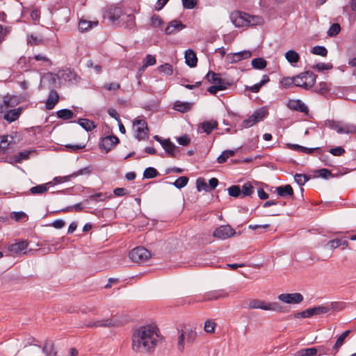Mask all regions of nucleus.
<instances>
[{
	"instance_id": "43",
	"label": "nucleus",
	"mask_w": 356,
	"mask_h": 356,
	"mask_svg": "<svg viewBox=\"0 0 356 356\" xmlns=\"http://www.w3.org/2000/svg\"><path fill=\"white\" fill-rule=\"evenodd\" d=\"M228 194L234 197H242L241 190L239 186L234 185L227 188Z\"/></svg>"
},
{
	"instance_id": "61",
	"label": "nucleus",
	"mask_w": 356,
	"mask_h": 356,
	"mask_svg": "<svg viewBox=\"0 0 356 356\" xmlns=\"http://www.w3.org/2000/svg\"><path fill=\"white\" fill-rule=\"evenodd\" d=\"M226 89L225 85H215L208 88L207 90L211 94H216L218 91Z\"/></svg>"
},
{
	"instance_id": "56",
	"label": "nucleus",
	"mask_w": 356,
	"mask_h": 356,
	"mask_svg": "<svg viewBox=\"0 0 356 356\" xmlns=\"http://www.w3.org/2000/svg\"><path fill=\"white\" fill-rule=\"evenodd\" d=\"M185 334V337L188 343H192L194 341L196 337V332L192 330H187L183 332Z\"/></svg>"
},
{
	"instance_id": "38",
	"label": "nucleus",
	"mask_w": 356,
	"mask_h": 356,
	"mask_svg": "<svg viewBox=\"0 0 356 356\" xmlns=\"http://www.w3.org/2000/svg\"><path fill=\"white\" fill-rule=\"evenodd\" d=\"M79 124L87 131H92L96 127L95 123L88 119H80Z\"/></svg>"
},
{
	"instance_id": "63",
	"label": "nucleus",
	"mask_w": 356,
	"mask_h": 356,
	"mask_svg": "<svg viewBox=\"0 0 356 356\" xmlns=\"http://www.w3.org/2000/svg\"><path fill=\"white\" fill-rule=\"evenodd\" d=\"M184 8L193 9L197 4V0H181Z\"/></svg>"
},
{
	"instance_id": "46",
	"label": "nucleus",
	"mask_w": 356,
	"mask_h": 356,
	"mask_svg": "<svg viewBox=\"0 0 356 356\" xmlns=\"http://www.w3.org/2000/svg\"><path fill=\"white\" fill-rule=\"evenodd\" d=\"M196 187L198 191H209V186L203 178L197 179Z\"/></svg>"
},
{
	"instance_id": "45",
	"label": "nucleus",
	"mask_w": 356,
	"mask_h": 356,
	"mask_svg": "<svg viewBox=\"0 0 356 356\" xmlns=\"http://www.w3.org/2000/svg\"><path fill=\"white\" fill-rule=\"evenodd\" d=\"M32 59H35L37 61H42L43 63H47V65H51V64L49 58L42 54L35 55L33 58L29 57V61L30 63H32Z\"/></svg>"
},
{
	"instance_id": "28",
	"label": "nucleus",
	"mask_w": 356,
	"mask_h": 356,
	"mask_svg": "<svg viewBox=\"0 0 356 356\" xmlns=\"http://www.w3.org/2000/svg\"><path fill=\"white\" fill-rule=\"evenodd\" d=\"M98 21H88L81 19L79 23V27L81 32H86L98 25Z\"/></svg>"
},
{
	"instance_id": "32",
	"label": "nucleus",
	"mask_w": 356,
	"mask_h": 356,
	"mask_svg": "<svg viewBox=\"0 0 356 356\" xmlns=\"http://www.w3.org/2000/svg\"><path fill=\"white\" fill-rule=\"evenodd\" d=\"M13 143L14 139L12 136L5 135L0 137V148L3 151H6Z\"/></svg>"
},
{
	"instance_id": "19",
	"label": "nucleus",
	"mask_w": 356,
	"mask_h": 356,
	"mask_svg": "<svg viewBox=\"0 0 356 356\" xmlns=\"http://www.w3.org/2000/svg\"><path fill=\"white\" fill-rule=\"evenodd\" d=\"M184 28L185 25H184L180 21L172 20L165 28V32L167 35L175 34Z\"/></svg>"
},
{
	"instance_id": "39",
	"label": "nucleus",
	"mask_w": 356,
	"mask_h": 356,
	"mask_svg": "<svg viewBox=\"0 0 356 356\" xmlns=\"http://www.w3.org/2000/svg\"><path fill=\"white\" fill-rule=\"evenodd\" d=\"M350 332V330H346L338 337L335 344L333 346L334 350L336 352L338 351L339 348L343 344L346 338L348 336Z\"/></svg>"
},
{
	"instance_id": "5",
	"label": "nucleus",
	"mask_w": 356,
	"mask_h": 356,
	"mask_svg": "<svg viewBox=\"0 0 356 356\" xmlns=\"http://www.w3.org/2000/svg\"><path fill=\"white\" fill-rule=\"evenodd\" d=\"M328 126L339 134H356V125L344 121H329Z\"/></svg>"
},
{
	"instance_id": "36",
	"label": "nucleus",
	"mask_w": 356,
	"mask_h": 356,
	"mask_svg": "<svg viewBox=\"0 0 356 356\" xmlns=\"http://www.w3.org/2000/svg\"><path fill=\"white\" fill-rule=\"evenodd\" d=\"M51 182H49L44 184H40L33 186L30 188V192L33 195L43 194L48 190V186L51 185Z\"/></svg>"
},
{
	"instance_id": "4",
	"label": "nucleus",
	"mask_w": 356,
	"mask_h": 356,
	"mask_svg": "<svg viewBox=\"0 0 356 356\" xmlns=\"http://www.w3.org/2000/svg\"><path fill=\"white\" fill-rule=\"evenodd\" d=\"M295 77V86L305 90L312 88L316 80V76L310 71L302 72Z\"/></svg>"
},
{
	"instance_id": "10",
	"label": "nucleus",
	"mask_w": 356,
	"mask_h": 356,
	"mask_svg": "<svg viewBox=\"0 0 356 356\" xmlns=\"http://www.w3.org/2000/svg\"><path fill=\"white\" fill-rule=\"evenodd\" d=\"M277 298L280 301L286 304H299L303 301V296L300 293H282Z\"/></svg>"
},
{
	"instance_id": "16",
	"label": "nucleus",
	"mask_w": 356,
	"mask_h": 356,
	"mask_svg": "<svg viewBox=\"0 0 356 356\" xmlns=\"http://www.w3.org/2000/svg\"><path fill=\"white\" fill-rule=\"evenodd\" d=\"M286 106L291 110L301 113H307L309 111L307 106L300 99H290Z\"/></svg>"
},
{
	"instance_id": "29",
	"label": "nucleus",
	"mask_w": 356,
	"mask_h": 356,
	"mask_svg": "<svg viewBox=\"0 0 356 356\" xmlns=\"http://www.w3.org/2000/svg\"><path fill=\"white\" fill-rule=\"evenodd\" d=\"M186 63L191 67H195L197 62V56L195 52L191 49L185 51Z\"/></svg>"
},
{
	"instance_id": "8",
	"label": "nucleus",
	"mask_w": 356,
	"mask_h": 356,
	"mask_svg": "<svg viewBox=\"0 0 356 356\" xmlns=\"http://www.w3.org/2000/svg\"><path fill=\"white\" fill-rule=\"evenodd\" d=\"M133 126L136 128V137L138 140H142L148 137L147 123L144 119L137 118L134 120Z\"/></svg>"
},
{
	"instance_id": "37",
	"label": "nucleus",
	"mask_w": 356,
	"mask_h": 356,
	"mask_svg": "<svg viewBox=\"0 0 356 356\" xmlns=\"http://www.w3.org/2000/svg\"><path fill=\"white\" fill-rule=\"evenodd\" d=\"M318 354V350L316 348H309L300 349L296 353V356H316Z\"/></svg>"
},
{
	"instance_id": "60",
	"label": "nucleus",
	"mask_w": 356,
	"mask_h": 356,
	"mask_svg": "<svg viewBox=\"0 0 356 356\" xmlns=\"http://www.w3.org/2000/svg\"><path fill=\"white\" fill-rule=\"evenodd\" d=\"M10 217L16 221L23 220L26 218V214L24 212H13L11 213Z\"/></svg>"
},
{
	"instance_id": "27",
	"label": "nucleus",
	"mask_w": 356,
	"mask_h": 356,
	"mask_svg": "<svg viewBox=\"0 0 356 356\" xmlns=\"http://www.w3.org/2000/svg\"><path fill=\"white\" fill-rule=\"evenodd\" d=\"M58 94L55 90H51L46 101V108L48 110L52 109L54 107V106L58 103Z\"/></svg>"
},
{
	"instance_id": "57",
	"label": "nucleus",
	"mask_w": 356,
	"mask_h": 356,
	"mask_svg": "<svg viewBox=\"0 0 356 356\" xmlns=\"http://www.w3.org/2000/svg\"><path fill=\"white\" fill-rule=\"evenodd\" d=\"M156 63V60L155 56L147 54L146 57L143 59V63L145 64L146 66H152L155 65Z\"/></svg>"
},
{
	"instance_id": "53",
	"label": "nucleus",
	"mask_w": 356,
	"mask_h": 356,
	"mask_svg": "<svg viewBox=\"0 0 356 356\" xmlns=\"http://www.w3.org/2000/svg\"><path fill=\"white\" fill-rule=\"evenodd\" d=\"M280 83L284 88H289L291 86H295V77H283Z\"/></svg>"
},
{
	"instance_id": "42",
	"label": "nucleus",
	"mask_w": 356,
	"mask_h": 356,
	"mask_svg": "<svg viewBox=\"0 0 356 356\" xmlns=\"http://www.w3.org/2000/svg\"><path fill=\"white\" fill-rule=\"evenodd\" d=\"M235 151L234 150H225L217 158V161L219 163H223L226 162L228 158L234 156Z\"/></svg>"
},
{
	"instance_id": "13",
	"label": "nucleus",
	"mask_w": 356,
	"mask_h": 356,
	"mask_svg": "<svg viewBox=\"0 0 356 356\" xmlns=\"http://www.w3.org/2000/svg\"><path fill=\"white\" fill-rule=\"evenodd\" d=\"M119 143V139L115 136H108L101 139L99 143V147L104 149L106 152L110 151L113 146Z\"/></svg>"
},
{
	"instance_id": "47",
	"label": "nucleus",
	"mask_w": 356,
	"mask_h": 356,
	"mask_svg": "<svg viewBox=\"0 0 356 356\" xmlns=\"http://www.w3.org/2000/svg\"><path fill=\"white\" fill-rule=\"evenodd\" d=\"M158 172L154 168L149 167L146 168L143 172V177L145 179H152L157 176Z\"/></svg>"
},
{
	"instance_id": "3",
	"label": "nucleus",
	"mask_w": 356,
	"mask_h": 356,
	"mask_svg": "<svg viewBox=\"0 0 356 356\" xmlns=\"http://www.w3.org/2000/svg\"><path fill=\"white\" fill-rule=\"evenodd\" d=\"M248 308L275 312H281L282 310V307L277 302H266L259 299L250 300L248 303Z\"/></svg>"
},
{
	"instance_id": "24",
	"label": "nucleus",
	"mask_w": 356,
	"mask_h": 356,
	"mask_svg": "<svg viewBox=\"0 0 356 356\" xmlns=\"http://www.w3.org/2000/svg\"><path fill=\"white\" fill-rule=\"evenodd\" d=\"M42 353L46 356H56L57 350L54 343L50 341H45L42 346Z\"/></svg>"
},
{
	"instance_id": "26",
	"label": "nucleus",
	"mask_w": 356,
	"mask_h": 356,
	"mask_svg": "<svg viewBox=\"0 0 356 356\" xmlns=\"http://www.w3.org/2000/svg\"><path fill=\"white\" fill-rule=\"evenodd\" d=\"M161 145L163 148L165 149V152L168 153L171 156H175L176 154V151L178 147L170 140H162Z\"/></svg>"
},
{
	"instance_id": "44",
	"label": "nucleus",
	"mask_w": 356,
	"mask_h": 356,
	"mask_svg": "<svg viewBox=\"0 0 356 356\" xmlns=\"http://www.w3.org/2000/svg\"><path fill=\"white\" fill-rule=\"evenodd\" d=\"M57 116L63 120H70L73 118V113L69 109H61L57 111Z\"/></svg>"
},
{
	"instance_id": "55",
	"label": "nucleus",
	"mask_w": 356,
	"mask_h": 356,
	"mask_svg": "<svg viewBox=\"0 0 356 356\" xmlns=\"http://www.w3.org/2000/svg\"><path fill=\"white\" fill-rule=\"evenodd\" d=\"M215 327L216 323L213 321L211 320H207L205 321L204 327L205 332L208 333H213L215 331Z\"/></svg>"
},
{
	"instance_id": "30",
	"label": "nucleus",
	"mask_w": 356,
	"mask_h": 356,
	"mask_svg": "<svg viewBox=\"0 0 356 356\" xmlns=\"http://www.w3.org/2000/svg\"><path fill=\"white\" fill-rule=\"evenodd\" d=\"M206 78L213 86L225 85L224 81L220 77V75L213 72H209L206 75Z\"/></svg>"
},
{
	"instance_id": "2",
	"label": "nucleus",
	"mask_w": 356,
	"mask_h": 356,
	"mask_svg": "<svg viewBox=\"0 0 356 356\" xmlns=\"http://www.w3.org/2000/svg\"><path fill=\"white\" fill-rule=\"evenodd\" d=\"M230 19L236 27L254 26L263 24L264 19L257 15H250L241 11H234L230 15Z\"/></svg>"
},
{
	"instance_id": "54",
	"label": "nucleus",
	"mask_w": 356,
	"mask_h": 356,
	"mask_svg": "<svg viewBox=\"0 0 356 356\" xmlns=\"http://www.w3.org/2000/svg\"><path fill=\"white\" fill-rule=\"evenodd\" d=\"M330 90L329 84L325 82L319 83L316 91L320 94L324 95Z\"/></svg>"
},
{
	"instance_id": "18",
	"label": "nucleus",
	"mask_w": 356,
	"mask_h": 356,
	"mask_svg": "<svg viewBox=\"0 0 356 356\" xmlns=\"http://www.w3.org/2000/svg\"><path fill=\"white\" fill-rule=\"evenodd\" d=\"M90 171L88 168H84L79 170V171H77L76 172L72 173L70 175L65 176V177H55L54 179V181L55 182V184H60V183L69 181L71 177H76L77 176L82 175H88L90 173Z\"/></svg>"
},
{
	"instance_id": "59",
	"label": "nucleus",
	"mask_w": 356,
	"mask_h": 356,
	"mask_svg": "<svg viewBox=\"0 0 356 356\" xmlns=\"http://www.w3.org/2000/svg\"><path fill=\"white\" fill-rule=\"evenodd\" d=\"M27 43L31 46L38 45L41 43V40L39 39L37 36L31 35H28L27 37Z\"/></svg>"
},
{
	"instance_id": "40",
	"label": "nucleus",
	"mask_w": 356,
	"mask_h": 356,
	"mask_svg": "<svg viewBox=\"0 0 356 356\" xmlns=\"http://www.w3.org/2000/svg\"><path fill=\"white\" fill-rule=\"evenodd\" d=\"M251 64L252 67L257 70H262L266 67L267 63L262 58H254L252 60Z\"/></svg>"
},
{
	"instance_id": "50",
	"label": "nucleus",
	"mask_w": 356,
	"mask_h": 356,
	"mask_svg": "<svg viewBox=\"0 0 356 356\" xmlns=\"http://www.w3.org/2000/svg\"><path fill=\"white\" fill-rule=\"evenodd\" d=\"M312 53L321 56H325L327 54V50L323 46H315L312 48Z\"/></svg>"
},
{
	"instance_id": "25",
	"label": "nucleus",
	"mask_w": 356,
	"mask_h": 356,
	"mask_svg": "<svg viewBox=\"0 0 356 356\" xmlns=\"http://www.w3.org/2000/svg\"><path fill=\"white\" fill-rule=\"evenodd\" d=\"M115 323L113 322L111 319H102V320H97L94 321L88 322L87 324L88 327H111L114 326Z\"/></svg>"
},
{
	"instance_id": "35",
	"label": "nucleus",
	"mask_w": 356,
	"mask_h": 356,
	"mask_svg": "<svg viewBox=\"0 0 356 356\" xmlns=\"http://www.w3.org/2000/svg\"><path fill=\"white\" fill-rule=\"evenodd\" d=\"M191 103L177 101L174 104L173 108L177 111L185 113L191 108Z\"/></svg>"
},
{
	"instance_id": "6",
	"label": "nucleus",
	"mask_w": 356,
	"mask_h": 356,
	"mask_svg": "<svg viewBox=\"0 0 356 356\" xmlns=\"http://www.w3.org/2000/svg\"><path fill=\"white\" fill-rule=\"evenodd\" d=\"M129 256L134 262L143 263L147 261L151 257V253L143 247H138L133 249L129 252Z\"/></svg>"
},
{
	"instance_id": "12",
	"label": "nucleus",
	"mask_w": 356,
	"mask_h": 356,
	"mask_svg": "<svg viewBox=\"0 0 356 356\" xmlns=\"http://www.w3.org/2000/svg\"><path fill=\"white\" fill-rule=\"evenodd\" d=\"M19 103V99L15 95H6L0 103V113L6 112L9 108L14 107Z\"/></svg>"
},
{
	"instance_id": "52",
	"label": "nucleus",
	"mask_w": 356,
	"mask_h": 356,
	"mask_svg": "<svg viewBox=\"0 0 356 356\" xmlns=\"http://www.w3.org/2000/svg\"><path fill=\"white\" fill-rule=\"evenodd\" d=\"M340 30H341V28H340V26L339 24H337V23L333 24L328 29L327 35L330 37L335 36L339 33Z\"/></svg>"
},
{
	"instance_id": "9",
	"label": "nucleus",
	"mask_w": 356,
	"mask_h": 356,
	"mask_svg": "<svg viewBox=\"0 0 356 356\" xmlns=\"http://www.w3.org/2000/svg\"><path fill=\"white\" fill-rule=\"evenodd\" d=\"M236 234V232L229 225H222L216 228L213 236L220 240H225Z\"/></svg>"
},
{
	"instance_id": "11",
	"label": "nucleus",
	"mask_w": 356,
	"mask_h": 356,
	"mask_svg": "<svg viewBox=\"0 0 356 356\" xmlns=\"http://www.w3.org/2000/svg\"><path fill=\"white\" fill-rule=\"evenodd\" d=\"M252 56V52L249 50H244L236 53H230L227 54L225 59L229 63H236L244 59L249 58Z\"/></svg>"
},
{
	"instance_id": "64",
	"label": "nucleus",
	"mask_w": 356,
	"mask_h": 356,
	"mask_svg": "<svg viewBox=\"0 0 356 356\" xmlns=\"http://www.w3.org/2000/svg\"><path fill=\"white\" fill-rule=\"evenodd\" d=\"M29 154H30V152H29V151L19 152L15 156V162L20 163V162H22V161L28 159Z\"/></svg>"
},
{
	"instance_id": "51",
	"label": "nucleus",
	"mask_w": 356,
	"mask_h": 356,
	"mask_svg": "<svg viewBox=\"0 0 356 356\" xmlns=\"http://www.w3.org/2000/svg\"><path fill=\"white\" fill-rule=\"evenodd\" d=\"M294 180L298 185L303 186L309 180V178L304 174H296Z\"/></svg>"
},
{
	"instance_id": "7",
	"label": "nucleus",
	"mask_w": 356,
	"mask_h": 356,
	"mask_svg": "<svg viewBox=\"0 0 356 356\" xmlns=\"http://www.w3.org/2000/svg\"><path fill=\"white\" fill-rule=\"evenodd\" d=\"M268 111L264 108H259L255 111L252 115L248 119L243 121L241 127L243 128H249L254 124L263 120L267 115Z\"/></svg>"
},
{
	"instance_id": "17",
	"label": "nucleus",
	"mask_w": 356,
	"mask_h": 356,
	"mask_svg": "<svg viewBox=\"0 0 356 356\" xmlns=\"http://www.w3.org/2000/svg\"><path fill=\"white\" fill-rule=\"evenodd\" d=\"M228 296V293L223 289L215 290L207 292L204 296V300H215L218 298H226Z\"/></svg>"
},
{
	"instance_id": "23",
	"label": "nucleus",
	"mask_w": 356,
	"mask_h": 356,
	"mask_svg": "<svg viewBox=\"0 0 356 356\" xmlns=\"http://www.w3.org/2000/svg\"><path fill=\"white\" fill-rule=\"evenodd\" d=\"M284 57L292 66H296L300 59V55L295 50L287 51L284 54Z\"/></svg>"
},
{
	"instance_id": "49",
	"label": "nucleus",
	"mask_w": 356,
	"mask_h": 356,
	"mask_svg": "<svg viewBox=\"0 0 356 356\" xmlns=\"http://www.w3.org/2000/svg\"><path fill=\"white\" fill-rule=\"evenodd\" d=\"M188 179L186 177H180L175 180L173 185L177 188H181L186 186L188 184Z\"/></svg>"
},
{
	"instance_id": "1",
	"label": "nucleus",
	"mask_w": 356,
	"mask_h": 356,
	"mask_svg": "<svg viewBox=\"0 0 356 356\" xmlns=\"http://www.w3.org/2000/svg\"><path fill=\"white\" fill-rule=\"evenodd\" d=\"M161 341L159 329L154 325L136 328L131 335V349L136 353L152 354Z\"/></svg>"
},
{
	"instance_id": "14",
	"label": "nucleus",
	"mask_w": 356,
	"mask_h": 356,
	"mask_svg": "<svg viewBox=\"0 0 356 356\" xmlns=\"http://www.w3.org/2000/svg\"><path fill=\"white\" fill-rule=\"evenodd\" d=\"M108 18L113 22L118 24H121V19L124 15L119 7H111L106 12Z\"/></svg>"
},
{
	"instance_id": "58",
	"label": "nucleus",
	"mask_w": 356,
	"mask_h": 356,
	"mask_svg": "<svg viewBox=\"0 0 356 356\" xmlns=\"http://www.w3.org/2000/svg\"><path fill=\"white\" fill-rule=\"evenodd\" d=\"M151 26L156 28L159 27L162 24V19L159 15H153L150 19Z\"/></svg>"
},
{
	"instance_id": "15",
	"label": "nucleus",
	"mask_w": 356,
	"mask_h": 356,
	"mask_svg": "<svg viewBox=\"0 0 356 356\" xmlns=\"http://www.w3.org/2000/svg\"><path fill=\"white\" fill-rule=\"evenodd\" d=\"M218 122L216 120H211L204 121L200 123L197 127V132L200 134L205 133L209 135L211 132L217 129Z\"/></svg>"
},
{
	"instance_id": "22",
	"label": "nucleus",
	"mask_w": 356,
	"mask_h": 356,
	"mask_svg": "<svg viewBox=\"0 0 356 356\" xmlns=\"http://www.w3.org/2000/svg\"><path fill=\"white\" fill-rule=\"evenodd\" d=\"M325 247L331 250L341 247L344 250L348 248V242L343 238H335L330 241Z\"/></svg>"
},
{
	"instance_id": "31",
	"label": "nucleus",
	"mask_w": 356,
	"mask_h": 356,
	"mask_svg": "<svg viewBox=\"0 0 356 356\" xmlns=\"http://www.w3.org/2000/svg\"><path fill=\"white\" fill-rule=\"evenodd\" d=\"M276 191L277 195L282 197L291 196L293 194V188L289 184L279 186Z\"/></svg>"
},
{
	"instance_id": "34",
	"label": "nucleus",
	"mask_w": 356,
	"mask_h": 356,
	"mask_svg": "<svg viewBox=\"0 0 356 356\" xmlns=\"http://www.w3.org/2000/svg\"><path fill=\"white\" fill-rule=\"evenodd\" d=\"M328 308L325 307H314L312 308H309L306 309V313L308 317L314 316V315H319L321 314H325L328 312Z\"/></svg>"
},
{
	"instance_id": "48",
	"label": "nucleus",
	"mask_w": 356,
	"mask_h": 356,
	"mask_svg": "<svg viewBox=\"0 0 356 356\" xmlns=\"http://www.w3.org/2000/svg\"><path fill=\"white\" fill-rule=\"evenodd\" d=\"M158 70L159 72H163L168 76L172 75L173 72L172 66L169 63H165L160 65L158 67Z\"/></svg>"
},
{
	"instance_id": "21",
	"label": "nucleus",
	"mask_w": 356,
	"mask_h": 356,
	"mask_svg": "<svg viewBox=\"0 0 356 356\" xmlns=\"http://www.w3.org/2000/svg\"><path fill=\"white\" fill-rule=\"evenodd\" d=\"M22 111V109L20 107L7 111L3 115V118L8 122H14L19 118Z\"/></svg>"
},
{
	"instance_id": "62",
	"label": "nucleus",
	"mask_w": 356,
	"mask_h": 356,
	"mask_svg": "<svg viewBox=\"0 0 356 356\" xmlns=\"http://www.w3.org/2000/svg\"><path fill=\"white\" fill-rule=\"evenodd\" d=\"M61 76L65 79L69 81H71L72 80L75 79L76 74L71 72L70 70H66L63 72L61 74Z\"/></svg>"
},
{
	"instance_id": "41",
	"label": "nucleus",
	"mask_w": 356,
	"mask_h": 356,
	"mask_svg": "<svg viewBox=\"0 0 356 356\" xmlns=\"http://www.w3.org/2000/svg\"><path fill=\"white\" fill-rule=\"evenodd\" d=\"M241 194L242 197L250 196L254 193V187L250 182H247L242 186Z\"/></svg>"
},
{
	"instance_id": "20",
	"label": "nucleus",
	"mask_w": 356,
	"mask_h": 356,
	"mask_svg": "<svg viewBox=\"0 0 356 356\" xmlns=\"http://www.w3.org/2000/svg\"><path fill=\"white\" fill-rule=\"evenodd\" d=\"M28 244L26 241H22L13 244L8 247V250L15 254H25Z\"/></svg>"
},
{
	"instance_id": "33",
	"label": "nucleus",
	"mask_w": 356,
	"mask_h": 356,
	"mask_svg": "<svg viewBox=\"0 0 356 356\" xmlns=\"http://www.w3.org/2000/svg\"><path fill=\"white\" fill-rule=\"evenodd\" d=\"M121 21V25L124 26L127 28L131 29L135 25V16L132 14H124Z\"/></svg>"
}]
</instances>
